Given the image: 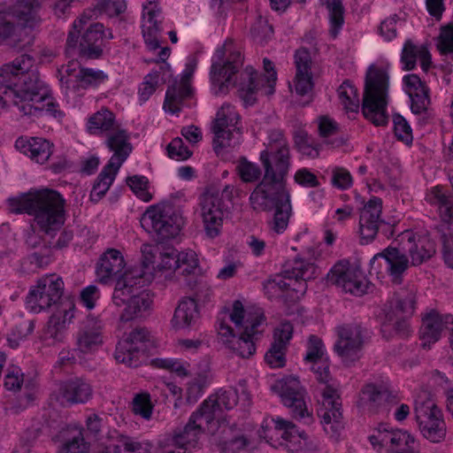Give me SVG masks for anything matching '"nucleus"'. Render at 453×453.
Here are the masks:
<instances>
[{
    "label": "nucleus",
    "mask_w": 453,
    "mask_h": 453,
    "mask_svg": "<svg viewBox=\"0 0 453 453\" xmlns=\"http://www.w3.org/2000/svg\"><path fill=\"white\" fill-rule=\"evenodd\" d=\"M0 88L6 95V107L12 104L24 115L46 110L55 116L53 97L29 55H21L0 69Z\"/></svg>",
    "instance_id": "nucleus-1"
},
{
    "label": "nucleus",
    "mask_w": 453,
    "mask_h": 453,
    "mask_svg": "<svg viewBox=\"0 0 453 453\" xmlns=\"http://www.w3.org/2000/svg\"><path fill=\"white\" fill-rule=\"evenodd\" d=\"M238 330V336L223 319H219L218 334L225 346L242 358H250L256 352V342L265 331V317L260 309L246 311L241 301L233 303L229 314Z\"/></svg>",
    "instance_id": "nucleus-2"
},
{
    "label": "nucleus",
    "mask_w": 453,
    "mask_h": 453,
    "mask_svg": "<svg viewBox=\"0 0 453 453\" xmlns=\"http://www.w3.org/2000/svg\"><path fill=\"white\" fill-rule=\"evenodd\" d=\"M8 204L12 212L34 216L42 231L54 235L57 225V190L32 188L18 197L9 198Z\"/></svg>",
    "instance_id": "nucleus-3"
},
{
    "label": "nucleus",
    "mask_w": 453,
    "mask_h": 453,
    "mask_svg": "<svg viewBox=\"0 0 453 453\" xmlns=\"http://www.w3.org/2000/svg\"><path fill=\"white\" fill-rule=\"evenodd\" d=\"M388 89L387 73L381 68L370 66L365 77L362 112L366 119L377 127L386 126L388 122Z\"/></svg>",
    "instance_id": "nucleus-4"
},
{
    "label": "nucleus",
    "mask_w": 453,
    "mask_h": 453,
    "mask_svg": "<svg viewBox=\"0 0 453 453\" xmlns=\"http://www.w3.org/2000/svg\"><path fill=\"white\" fill-rule=\"evenodd\" d=\"M22 6V2H17L8 11L0 10V43L5 42L18 50L30 46L34 42L32 28L35 19Z\"/></svg>",
    "instance_id": "nucleus-5"
},
{
    "label": "nucleus",
    "mask_w": 453,
    "mask_h": 453,
    "mask_svg": "<svg viewBox=\"0 0 453 453\" xmlns=\"http://www.w3.org/2000/svg\"><path fill=\"white\" fill-rule=\"evenodd\" d=\"M84 27H82V29ZM81 27H72L66 39L65 52L72 57L75 51L85 59H98L104 55V49L110 40L113 38L111 29H104L99 22H94L81 35Z\"/></svg>",
    "instance_id": "nucleus-6"
},
{
    "label": "nucleus",
    "mask_w": 453,
    "mask_h": 453,
    "mask_svg": "<svg viewBox=\"0 0 453 453\" xmlns=\"http://www.w3.org/2000/svg\"><path fill=\"white\" fill-rule=\"evenodd\" d=\"M265 149L260 152L264 175L286 182L291 165L289 143L281 130L273 129L268 134Z\"/></svg>",
    "instance_id": "nucleus-7"
},
{
    "label": "nucleus",
    "mask_w": 453,
    "mask_h": 453,
    "mask_svg": "<svg viewBox=\"0 0 453 453\" xmlns=\"http://www.w3.org/2000/svg\"><path fill=\"white\" fill-rule=\"evenodd\" d=\"M140 222L146 232L158 242H163L179 234L183 219L172 205L160 203L150 206L142 214Z\"/></svg>",
    "instance_id": "nucleus-8"
},
{
    "label": "nucleus",
    "mask_w": 453,
    "mask_h": 453,
    "mask_svg": "<svg viewBox=\"0 0 453 453\" xmlns=\"http://www.w3.org/2000/svg\"><path fill=\"white\" fill-rule=\"evenodd\" d=\"M414 416L418 426L425 438L432 442H440L446 435V425L442 412L429 394H418L414 404Z\"/></svg>",
    "instance_id": "nucleus-9"
},
{
    "label": "nucleus",
    "mask_w": 453,
    "mask_h": 453,
    "mask_svg": "<svg viewBox=\"0 0 453 453\" xmlns=\"http://www.w3.org/2000/svg\"><path fill=\"white\" fill-rule=\"evenodd\" d=\"M231 42H226L216 50L213 58L210 74L215 95L228 92L229 87L234 84V76L242 65L241 52L231 50Z\"/></svg>",
    "instance_id": "nucleus-10"
},
{
    "label": "nucleus",
    "mask_w": 453,
    "mask_h": 453,
    "mask_svg": "<svg viewBox=\"0 0 453 453\" xmlns=\"http://www.w3.org/2000/svg\"><path fill=\"white\" fill-rule=\"evenodd\" d=\"M334 351L349 365L357 361L368 337V330L358 322L343 323L335 327Z\"/></svg>",
    "instance_id": "nucleus-11"
},
{
    "label": "nucleus",
    "mask_w": 453,
    "mask_h": 453,
    "mask_svg": "<svg viewBox=\"0 0 453 453\" xmlns=\"http://www.w3.org/2000/svg\"><path fill=\"white\" fill-rule=\"evenodd\" d=\"M271 388L280 397L283 405L289 409L293 418L304 419L307 423L311 421V413L306 403V391L296 377L287 376L277 380Z\"/></svg>",
    "instance_id": "nucleus-12"
},
{
    "label": "nucleus",
    "mask_w": 453,
    "mask_h": 453,
    "mask_svg": "<svg viewBox=\"0 0 453 453\" xmlns=\"http://www.w3.org/2000/svg\"><path fill=\"white\" fill-rule=\"evenodd\" d=\"M199 206L206 234L211 238L218 236L231 207L219 197V191L212 186L206 188L200 196Z\"/></svg>",
    "instance_id": "nucleus-13"
},
{
    "label": "nucleus",
    "mask_w": 453,
    "mask_h": 453,
    "mask_svg": "<svg viewBox=\"0 0 453 453\" xmlns=\"http://www.w3.org/2000/svg\"><path fill=\"white\" fill-rule=\"evenodd\" d=\"M311 370L315 373L316 379L326 384L322 389V405L318 410V415L324 424H339L342 418V401L337 388L328 384L330 373L327 361L315 362V364H312Z\"/></svg>",
    "instance_id": "nucleus-14"
},
{
    "label": "nucleus",
    "mask_w": 453,
    "mask_h": 453,
    "mask_svg": "<svg viewBox=\"0 0 453 453\" xmlns=\"http://www.w3.org/2000/svg\"><path fill=\"white\" fill-rule=\"evenodd\" d=\"M264 69L268 76H260L252 66H247L241 73V81L239 83V96L246 104H253L256 100V95L265 87V94L267 96L274 93V86L277 81V73L274 71L273 63L268 58H264Z\"/></svg>",
    "instance_id": "nucleus-15"
},
{
    "label": "nucleus",
    "mask_w": 453,
    "mask_h": 453,
    "mask_svg": "<svg viewBox=\"0 0 453 453\" xmlns=\"http://www.w3.org/2000/svg\"><path fill=\"white\" fill-rule=\"evenodd\" d=\"M288 201L290 196L286 189V182L265 176L250 196L251 208L258 212L273 211Z\"/></svg>",
    "instance_id": "nucleus-16"
},
{
    "label": "nucleus",
    "mask_w": 453,
    "mask_h": 453,
    "mask_svg": "<svg viewBox=\"0 0 453 453\" xmlns=\"http://www.w3.org/2000/svg\"><path fill=\"white\" fill-rule=\"evenodd\" d=\"M152 342L150 332L146 327L137 326L117 344L114 357L119 363L136 367L140 364V357Z\"/></svg>",
    "instance_id": "nucleus-17"
},
{
    "label": "nucleus",
    "mask_w": 453,
    "mask_h": 453,
    "mask_svg": "<svg viewBox=\"0 0 453 453\" xmlns=\"http://www.w3.org/2000/svg\"><path fill=\"white\" fill-rule=\"evenodd\" d=\"M239 118V114L231 104H223L218 111L212 127L216 153H219V150L224 148L234 147L238 142L239 137L235 134H240L239 128L236 127Z\"/></svg>",
    "instance_id": "nucleus-18"
},
{
    "label": "nucleus",
    "mask_w": 453,
    "mask_h": 453,
    "mask_svg": "<svg viewBox=\"0 0 453 453\" xmlns=\"http://www.w3.org/2000/svg\"><path fill=\"white\" fill-rule=\"evenodd\" d=\"M327 280L344 292L355 296L364 295L368 287L363 272L358 267L350 265L347 261L335 264L327 274Z\"/></svg>",
    "instance_id": "nucleus-19"
},
{
    "label": "nucleus",
    "mask_w": 453,
    "mask_h": 453,
    "mask_svg": "<svg viewBox=\"0 0 453 453\" xmlns=\"http://www.w3.org/2000/svg\"><path fill=\"white\" fill-rule=\"evenodd\" d=\"M271 422L262 426L259 431V436L266 440L267 442L275 446L278 442L280 446L285 447L288 451L295 452L302 448L299 436L295 433L296 426L291 422L281 418H272Z\"/></svg>",
    "instance_id": "nucleus-20"
},
{
    "label": "nucleus",
    "mask_w": 453,
    "mask_h": 453,
    "mask_svg": "<svg viewBox=\"0 0 453 453\" xmlns=\"http://www.w3.org/2000/svg\"><path fill=\"white\" fill-rule=\"evenodd\" d=\"M283 273L290 280L289 296L295 300L305 294L307 280L316 277L317 267L313 263L296 258L285 264Z\"/></svg>",
    "instance_id": "nucleus-21"
},
{
    "label": "nucleus",
    "mask_w": 453,
    "mask_h": 453,
    "mask_svg": "<svg viewBox=\"0 0 453 453\" xmlns=\"http://www.w3.org/2000/svg\"><path fill=\"white\" fill-rule=\"evenodd\" d=\"M239 395L234 388L220 390L215 396H210L203 401L199 409L203 412L204 421L207 424L208 432L214 433L217 426L215 419L219 418L223 409L231 410L238 403Z\"/></svg>",
    "instance_id": "nucleus-22"
},
{
    "label": "nucleus",
    "mask_w": 453,
    "mask_h": 453,
    "mask_svg": "<svg viewBox=\"0 0 453 453\" xmlns=\"http://www.w3.org/2000/svg\"><path fill=\"white\" fill-rule=\"evenodd\" d=\"M103 331V321L96 317L88 316L76 334L77 349L83 354L96 351L104 343Z\"/></svg>",
    "instance_id": "nucleus-23"
},
{
    "label": "nucleus",
    "mask_w": 453,
    "mask_h": 453,
    "mask_svg": "<svg viewBox=\"0 0 453 453\" xmlns=\"http://www.w3.org/2000/svg\"><path fill=\"white\" fill-rule=\"evenodd\" d=\"M402 250L411 257L412 265H418L435 253V244L426 236L416 235L412 231L403 232L397 239Z\"/></svg>",
    "instance_id": "nucleus-24"
},
{
    "label": "nucleus",
    "mask_w": 453,
    "mask_h": 453,
    "mask_svg": "<svg viewBox=\"0 0 453 453\" xmlns=\"http://www.w3.org/2000/svg\"><path fill=\"white\" fill-rule=\"evenodd\" d=\"M208 427L204 421L203 412L198 409L192 413L183 428L174 431L172 439L173 446L190 453V449L196 448L202 432L208 431Z\"/></svg>",
    "instance_id": "nucleus-25"
},
{
    "label": "nucleus",
    "mask_w": 453,
    "mask_h": 453,
    "mask_svg": "<svg viewBox=\"0 0 453 453\" xmlns=\"http://www.w3.org/2000/svg\"><path fill=\"white\" fill-rule=\"evenodd\" d=\"M121 301L122 303L113 302V303L117 307L125 305L119 317L122 322L146 318L150 314L153 303L152 296L148 291L130 294Z\"/></svg>",
    "instance_id": "nucleus-26"
},
{
    "label": "nucleus",
    "mask_w": 453,
    "mask_h": 453,
    "mask_svg": "<svg viewBox=\"0 0 453 453\" xmlns=\"http://www.w3.org/2000/svg\"><path fill=\"white\" fill-rule=\"evenodd\" d=\"M382 200L379 197L371 198L360 211L359 231L362 239L372 241L376 236L379 226L383 223L380 219Z\"/></svg>",
    "instance_id": "nucleus-27"
},
{
    "label": "nucleus",
    "mask_w": 453,
    "mask_h": 453,
    "mask_svg": "<svg viewBox=\"0 0 453 453\" xmlns=\"http://www.w3.org/2000/svg\"><path fill=\"white\" fill-rule=\"evenodd\" d=\"M143 20L142 30L145 43L150 50L159 48L157 35L161 30V9L157 5V0H147L143 5Z\"/></svg>",
    "instance_id": "nucleus-28"
},
{
    "label": "nucleus",
    "mask_w": 453,
    "mask_h": 453,
    "mask_svg": "<svg viewBox=\"0 0 453 453\" xmlns=\"http://www.w3.org/2000/svg\"><path fill=\"white\" fill-rule=\"evenodd\" d=\"M205 292L203 297L202 296V291H200L196 293V299L186 297L180 302L172 319L173 327L182 329L196 323L199 317L197 301L205 303L210 300L211 296L210 289H206Z\"/></svg>",
    "instance_id": "nucleus-29"
},
{
    "label": "nucleus",
    "mask_w": 453,
    "mask_h": 453,
    "mask_svg": "<svg viewBox=\"0 0 453 453\" xmlns=\"http://www.w3.org/2000/svg\"><path fill=\"white\" fill-rule=\"evenodd\" d=\"M127 9L125 0H97L93 8L85 9L78 19L73 21V28H82L88 22L96 19L100 15L109 17L119 16Z\"/></svg>",
    "instance_id": "nucleus-30"
},
{
    "label": "nucleus",
    "mask_w": 453,
    "mask_h": 453,
    "mask_svg": "<svg viewBox=\"0 0 453 453\" xmlns=\"http://www.w3.org/2000/svg\"><path fill=\"white\" fill-rule=\"evenodd\" d=\"M15 147L39 164L46 163L54 150L53 143L39 137H19L15 142Z\"/></svg>",
    "instance_id": "nucleus-31"
},
{
    "label": "nucleus",
    "mask_w": 453,
    "mask_h": 453,
    "mask_svg": "<svg viewBox=\"0 0 453 453\" xmlns=\"http://www.w3.org/2000/svg\"><path fill=\"white\" fill-rule=\"evenodd\" d=\"M405 91L411 98L412 112L418 114L430 104L429 89L417 74H407L403 79Z\"/></svg>",
    "instance_id": "nucleus-32"
},
{
    "label": "nucleus",
    "mask_w": 453,
    "mask_h": 453,
    "mask_svg": "<svg viewBox=\"0 0 453 453\" xmlns=\"http://www.w3.org/2000/svg\"><path fill=\"white\" fill-rule=\"evenodd\" d=\"M57 279L54 274L46 276L38 280L35 289L30 290L27 296V303L37 305L41 310L50 308L57 303Z\"/></svg>",
    "instance_id": "nucleus-33"
},
{
    "label": "nucleus",
    "mask_w": 453,
    "mask_h": 453,
    "mask_svg": "<svg viewBox=\"0 0 453 453\" xmlns=\"http://www.w3.org/2000/svg\"><path fill=\"white\" fill-rule=\"evenodd\" d=\"M59 392L63 399V405L84 403L91 398L93 394L91 386L79 378L62 382Z\"/></svg>",
    "instance_id": "nucleus-34"
},
{
    "label": "nucleus",
    "mask_w": 453,
    "mask_h": 453,
    "mask_svg": "<svg viewBox=\"0 0 453 453\" xmlns=\"http://www.w3.org/2000/svg\"><path fill=\"white\" fill-rule=\"evenodd\" d=\"M106 145L109 150L113 152L109 162H112V165L117 167L121 166L133 149L129 142L128 134L126 130L119 128V127L113 132L108 134Z\"/></svg>",
    "instance_id": "nucleus-35"
},
{
    "label": "nucleus",
    "mask_w": 453,
    "mask_h": 453,
    "mask_svg": "<svg viewBox=\"0 0 453 453\" xmlns=\"http://www.w3.org/2000/svg\"><path fill=\"white\" fill-rule=\"evenodd\" d=\"M377 256L385 258L388 272L392 277V280L397 284L401 283L402 276L408 269L410 262L406 257V252L402 250L400 242H398V247H388Z\"/></svg>",
    "instance_id": "nucleus-36"
},
{
    "label": "nucleus",
    "mask_w": 453,
    "mask_h": 453,
    "mask_svg": "<svg viewBox=\"0 0 453 453\" xmlns=\"http://www.w3.org/2000/svg\"><path fill=\"white\" fill-rule=\"evenodd\" d=\"M124 265L125 261L121 253L115 249L108 250L100 257L96 265V275L99 281L107 283L110 279L123 270Z\"/></svg>",
    "instance_id": "nucleus-37"
},
{
    "label": "nucleus",
    "mask_w": 453,
    "mask_h": 453,
    "mask_svg": "<svg viewBox=\"0 0 453 453\" xmlns=\"http://www.w3.org/2000/svg\"><path fill=\"white\" fill-rule=\"evenodd\" d=\"M142 273L141 270H131L126 272L121 278H119L115 285L112 302L122 303L123 299L130 294H135L143 291Z\"/></svg>",
    "instance_id": "nucleus-38"
},
{
    "label": "nucleus",
    "mask_w": 453,
    "mask_h": 453,
    "mask_svg": "<svg viewBox=\"0 0 453 453\" xmlns=\"http://www.w3.org/2000/svg\"><path fill=\"white\" fill-rule=\"evenodd\" d=\"M452 193H448L441 187L436 186L426 194V201L437 208L440 218L444 222L453 219V176L450 178Z\"/></svg>",
    "instance_id": "nucleus-39"
},
{
    "label": "nucleus",
    "mask_w": 453,
    "mask_h": 453,
    "mask_svg": "<svg viewBox=\"0 0 453 453\" xmlns=\"http://www.w3.org/2000/svg\"><path fill=\"white\" fill-rule=\"evenodd\" d=\"M394 397L391 393L373 384L366 385L361 391L359 404L371 412H378Z\"/></svg>",
    "instance_id": "nucleus-40"
},
{
    "label": "nucleus",
    "mask_w": 453,
    "mask_h": 453,
    "mask_svg": "<svg viewBox=\"0 0 453 453\" xmlns=\"http://www.w3.org/2000/svg\"><path fill=\"white\" fill-rule=\"evenodd\" d=\"M58 441L62 443L60 453H88V444L85 441L82 430L73 425L58 433Z\"/></svg>",
    "instance_id": "nucleus-41"
},
{
    "label": "nucleus",
    "mask_w": 453,
    "mask_h": 453,
    "mask_svg": "<svg viewBox=\"0 0 453 453\" xmlns=\"http://www.w3.org/2000/svg\"><path fill=\"white\" fill-rule=\"evenodd\" d=\"M443 328L441 315L433 311L427 313L422 320L419 334L424 348H429L431 343L437 342Z\"/></svg>",
    "instance_id": "nucleus-42"
},
{
    "label": "nucleus",
    "mask_w": 453,
    "mask_h": 453,
    "mask_svg": "<svg viewBox=\"0 0 453 453\" xmlns=\"http://www.w3.org/2000/svg\"><path fill=\"white\" fill-rule=\"evenodd\" d=\"M119 127L115 115L107 108H101L88 119L87 129L91 134L111 133Z\"/></svg>",
    "instance_id": "nucleus-43"
},
{
    "label": "nucleus",
    "mask_w": 453,
    "mask_h": 453,
    "mask_svg": "<svg viewBox=\"0 0 453 453\" xmlns=\"http://www.w3.org/2000/svg\"><path fill=\"white\" fill-rule=\"evenodd\" d=\"M416 294L415 288H401L394 294L391 300V307L395 313L411 317L416 308Z\"/></svg>",
    "instance_id": "nucleus-44"
},
{
    "label": "nucleus",
    "mask_w": 453,
    "mask_h": 453,
    "mask_svg": "<svg viewBox=\"0 0 453 453\" xmlns=\"http://www.w3.org/2000/svg\"><path fill=\"white\" fill-rule=\"evenodd\" d=\"M191 93V88L187 81L169 87L165 94L164 109L171 113L179 112L182 101L188 98Z\"/></svg>",
    "instance_id": "nucleus-45"
},
{
    "label": "nucleus",
    "mask_w": 453,
    "mask_h": 453,
    "mask_svg": "<svg viewBox=\"0 0 453 453\" xmlns=\"http://www.w3.org/2000/svg\"><path fill=\"white\" fill-rule=\"evenodd\" d=\"M119 168L112 162L107 163L96 180L90 194L91 200L98 201L107 193Z\"/></svg>",
    "instance_id": "nucleus-46"
},
{
    "label": "nucleus",
    "mask_w": 453,
    "mask_h": 453,
    "mask_svg": "<svg viewBox=\"0 0 453 453\" xmlns=\"http://www.w3.org/2000/svg\"><path fill=\"white\" fill-rule=\"evenodd\" d=\"M273 210L274 213L267 225L271 232L280 234L285 232L289 223L292 211L290 201L274 207Z\"/></svg>",
    "instance_id": "nucleus-47"
},
{
    "label": "nucleus",
    "mask_w": 453,
    "mask_h": 453,
    "mask_svg": "<svg viewBox=\"0 0 453 453\" xmlns=\"http://www.w3.org/2000/svg\"><path fill=\"white\" fill-rule=\"evenodd\" d=\"M338 96L347 111L357 112L360 105L357 89L349 80L339 87Z\"/></svg>",
    "instance_id": "nucleus-48"
},
{
    "label": "nucleus",
    "mask_w": 453,
    "mask_h": 453,
    "mask_svg": "<svg viewBox=\"0 0 453 453\" xmlns=\"http://www.w3.org/2000/svg\"><path fill=\"white\" fill-rule=\"evenodd\" d=\"M108 79V75L102 70H95L93 68H81L75 73V83L82 88L88 87H96Z\"/></svg>",
    "instance_id": "nucleus-49"
},
{
    "label": "nucleus",
    "mask_w": 453,
    "mask_h": 453,
    "mask_svg": "<svg viewBox=\"0 0 453 453\" xmlns=\"http://www.w3.org/2000/svg\"><path fill=\"white\" fill-rule=\"evenodd\" d=\"M326 6L329 11L331 24L329 33L333 38H335L344 22L342 0H326Z\"/></svg>",
    "instance_id": "nucleus-50"
},
{
    "label": "nucleus",
    "mask_w": 453,
    "mask_h": 453,
    "mask_svg": "<svg viewBox=\"0 0 453 453\" xmlns=\"http://www.w3.org/2000/svg\"><path fill=\"white\" fill-rule=\"evenodd\" d=\"M394 431V429H388L385 426H380L369 436V441L374 449L380 450L385 448L388 450H392Z\"/></svg>",
    "instance_id": "nucleus-51"
},
{
    "label": "nucleus",
    "mask_w": 453,
    "mask_h": 453,
    "mask_svg": "<svg viewBox=\"0 0 453 453\" xmlns=\"http://www.w3.org/2000/svg\"><path fill=\"white\" fill-rule=\"evenodd\" d=\"M132 411L135 415H139L146 420L150 419L153 411V404L150 394H136L132 401Z\"/></svg>",
    "instance_id": "nucleus-52"
},
{
    "label": "nucleus",
    "mask_w": 453,
    "mask_h": 453,
    "mask_svg": "<svg viewBox=\"0 0 453 453\" xmlns=\"http://www.w3.org/2000/svg\"><path fill=\"white\" fill-rule=\"evenodd\" d=\"M414 449L415 440L408 432L399 429L394 431L392 451L413 452Z\"/></svg>",
    "instance_id": "nucleus-53"
},
{
    "label": "nucleus",
    "mask_w": 453,
    "mask_h": 453,
    "mask_svg": "<svg viewBox=\"0 0 453 453\" xmlns=\"http://www.w3.org/2000/svg\"><path fill=\"white\" fill-rule=\"evenodd\" d=\"M250 33L256 42L264 43L272 37L273 29V27L268 23L266 18L259 15L255 23L252 25Z\"/></svg>",
    "instance_id": "nucleus-54"
},
{
    "label": "nucleus",
    "mask_w": 453,
    "mask_h": 453,
    "mask_svg": "<svg viewBox=\"0 0 453 453\" xmlns=\"http://www.w3.org/2000/svg\"><path fill=\"white\" fill-rule=\"evenodd\" d=\"M286 350L282 343L273 342L271 348L265 355V361L272 368H280L286 364Z\"/></svg>",
    "instance_id": "nucleus-55"
},
{
    "label": "nucleus",
    "mask_w": 453,
    "mask_h": 453,
    "mask_svg": "<svg viewBox=\"0 0 453 453\" xmlns=\"http://www.w3.org/2000/svg\"><path fill=\"white\" fill-rule=\"evenodd\" d=\"M238 173L244 182H254L261 176V169L254 163L242 158L237 165Z\"/></svg>",
    "instance_id": "nucleus-56"
},
{
    "label": "nucleus",
    "mask_w": 453,
    "mask_h": 453,
    "mask_svg": "<svg viewBox=\"0 0 453 453\" xmlns=\"http://www.w3.org/2000/svg\"><path fill=\"white\" fill-rule=\"evenodd\" d=\"M147 449L134 439L120 435L118 438L117 444L114 445L115 453H143Z\"/></svg>",
    "instance_id": "nucleus-57"
},
{
    "label": "nucleus",
    "mask_w": 453,
    "mask_h": 453,
    "mask_svg": "<svg viewBox=\"0 0 453 453\" xmlns=\"http://www.w3.org/2000/svg\"><path fill=\"white\" fill-rule=\"evenodd\" d=\"M178 269H181V273L190 274L198 265V259L196 254L193 250H186L178 252L176 250Z\"/></svg>",
    "instance_id": "nucleus-58"
},
{
    "label": "nucleus",
    "mask_w": 453,
    "mask_h": 453,
    "mask_svg": "<svg viewBox=\"0 0 453 453\" xmlns=\"http://www.w3.org/2000/svg\"><path fill=\"white\" fill-rule=\"evenodd\" d=\"M53 400V397H50L48 403V408L44 409V413L42 415L43 423L40 429L42 430V433H46L50 436H51L52 441H55L57 437V435L54 434V431L56 428L55 423L57 418V411L54 407Z\"/></svg>",
    "instance_id": "nucleus-59"
},
{
    "label": "nucleus",
    "mask_w": 453,
    "mask_h": 453,
    "mask_svg": "<svg viewBox=\"0 0 453 453\" xmlns=\"http://www.w3.org/2000/svg\"><path fill=\"white\" fill-rule=\"evenodd\" d=\"M127 185L133 192L142 201L149 202L151 195L148 191V180L144 176H132L127 180Z\"/></svg>",
    "instance_id": "nucleus-60"
},
{
    "label": "nucleus",
    "mask_w": 453,
    "mask_h": 453,
    "mask_svg": "<svg viewBox=\"0 0 453 453\" xmlns=\"http://www.w3.org/2000/svg\"><path fill=\"white\" fill-rule=\"evenodd\" d=\"M324 344L322 341L315 336L311 335L308 342L307 352L305 355V360L307 362L315 364V362L324 361Z\"/></svg>",
    "instance_id": "nucleus-61"
},
{
    "label": "nucleus",
    "mask_w": 453,
    "mask_h": 453,
    "mask_svg": "<svg viewBox=\"0 0 453 453\" xmlns=\"http://www.w3.org/2000/svg\"><path fill=\"white\" fill-rule=\"evenodd\" d=\"M394 131L398 140L409 144L412 142V131L406 121V119L399 115L395 114L393 117Z\"/></svg>",
    "instance_id": "nucleus-62"
},
{
    "label": "nucleus",
    "mask_w": 453,
    "mask_h": 453,
    "mask_svg": "<svg viewBox=\"0 0 453 453\" xmlns=\"http://www.w3.org/2000/svg\"><path fill=\"white\" fill-rule=\"evenodd\" d=\"M160 71H152L144 78L139 88L140 99L146 101L156 91L158 85Z\"/></svg>",
    "instance_id": "nucleus-63"
},
{
    "label": "nucleus",
    "mask_w": 453,
    "mask_h": 453,
    "mask_svg": "<svg viewBox=\"0 0 453 453\" xmlns=\"http://www.w3.org/2000/svg\"><path fill=\"white\" fill-rule=\"evenodd\" d=\"M419 47L414 45L411 41H407L404 45L401 55V61L403 64L404 70H412L417 59L419 57Z\"/></svg>",
    "instance_id": "nucleus-64"
}]
</instances>
